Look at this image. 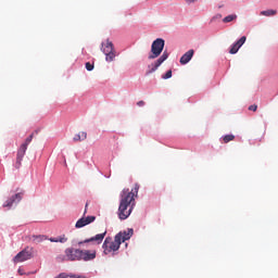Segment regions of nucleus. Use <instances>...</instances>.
<instances>
[{
	"label": "nucleus",
	"instance_id": "f257e3e1",
	"mask_svg": "<svg viewBox=\"0 0 278 278\" xmlns=\"http://www.w3.org/2000/svg\"><path fill=\"white\" fill-rule=\"evenodd\" d=\"M138 190H140V185L136 184L134 189H123L121 193V201L118 206V218L121 220H127L136 207V197H138Z\"/></svg>",
	"mask_w": 278,
	"mask_h": 278
},
{
	"label": "nucleus",
	"instance_id": "f03ea898",
	"mask_svg": "<svg viewBox=\"0 0 278 278\" xmlns=\"http://www.w3.org/2000/svg\"><path fill=\"white\" fill-rule=\"evenodd\" d=\"M131 236H134V229L128 228V230L119 231L114 239L106 237L102 244L104 255H110V253L114 255L121 249V243L130 240Z\"/></svg>",
	"mask_w": 278,
	"mask_h": 278
},
{
	"label": "nucleus",
	"instance_id": "7ed1b4c3",
	"mask_svg": "<svg viewBox=\"0 0 278 278\" xmlns=\"http://www.w3.org/2000/svg\"><path fill=\"white\" fill-rule=\"evenodd\" d=\"M34 140V134H31L29 137L25 139V141L20 146L16 154V161L14 164V167L18 170L21 166H23V159L25 157V153H27V147Z\"/></svg>",
	"mask_w": 278,
	"mask_h": 278
},
{
	"label": "nucleus",
	"instance_id": "20e7f679",
	"mask_svg": "<svg viewBox=\"0 0 278 278\" xmlns=\"http://www.w3.org/2000/svg\"><path fill=\"white\" fill-rule=\"evenodd\" d=\"M58 260L60 262H64V260H66L67 262H80L81 261V250L67 248L65 250V256H58Z\"/></svg>",
	"mask_w": 278,
	"mask_h": 278
},
{
	"label": "nucleus",
	"instance_id": "39448f33",
	"mask_svg": "<svg viewBox=\"0 0 278 278\" xmlns=\"http://www.w3.org/2000/svg\"><path fill=\"white\" fill-rule=\"evenodd\" d=\"M164 45L165 41L162 38H157L152 42L151 46V54H149L148 60H155L156 58H160L162 55V52L164 51Z\"/></svg>",
	"mask_w": 278,
	"mask_h": 278
},
{
	"label": "nucleus",
	"instance_id": "423d86ee",
	"mask_svg": "<svg viewBox=\"0 0 278 278\" xmlns=\"http://www.w3.org/2000/svg\"><path fill=\"white\" fill-rule=\"evenodd\" d=\"M101 51L104 53L106 62H114L116 50H114V43L110 39H106V42L102 43Z\"/></svg>",
	"mask_w": 278,
	"mask_h": 278
},
{
	"label": "nucleus",
	"instance_id": "0eeeda50",
	"mask_svg": "<svg viewBox=\"0 0 278 278\" xmlns=\"http://www.w3.org/2000/svg\"><path fill=\"white\" fill-rule=\"evenodd\" d=\"M168 51H164L163 54L151 65H149V71L147 72V75H151V73H155V71L157 68H160V66H162V64H164V62H166L168 60Z\"/></svg>",
	"mask_w": 278,
	"mask_h": 278
},
{
	"label": "nucleus",
	"instance_id": "6e6552de",
	"mask_svg": "<svg viewBox=\"0 0 278 278\" xmlns=\"http://www.w3.org/2000/svg\"><path fill=\"white\" fill-rule=\"evenodd\" d=\"M106 235H108V231L98 233L94 237H91L89 239L78 242V247H81V244H88L90 242H92V244H101V242H103V240L105 239Z\"/></svg>",
	"mask_w": 278,
	"mask_h": 278
},
{
	"label": "nucleus",
	"instance_id": "1a4fd4ad",
	"mask_svg": "<svg viewBox=\"0 0 278 278\" xmlns=\"http://www.w3.org/2000/svg\"><path fill=\"white\" fill-rule=\"evenodd\" d=\"M27 260H31V252H29V251H27V249H25L14 256L13 262L15 264H18L21 262H27Z\"/></svg>",
	"mask_w": 278,
	"mask_h": 278
},
{
	"label": "nucleus",
	"instance_id": "9d476101",
	"mask_svg": "<svg viewBox=\"0 0 278 278\" xmlns=\"http://www.w3.org/2000/svg\"><path fill=\"white\" fill-rule=\"evenodd\" d=\"M97 257V251L96 250H81L80 253V261L84 262H91V260H94Z\"/></svg>",
	"mask_w": 278,
	"mask_h": 278
},
{
	"label": "nucleus",
	"instance_id": "9b49d317",
	"mask_svg": "<svg viewBox=\"0 0 278 278\" xmlns=\"http://www.w3.org/2000/svg\"><path fill=\"white\" fill-rule=\"evenodd\" d=\"M94 220H97L96 216L83 217L76 222L75 227L76 229H81V227H86V225H90L91 223H94Z\"/></svg>",
	"mask_w": 278,
	"mask_h": 278
},
{
	"label": "nucleus",
	"instance_id": "f8f14e48",
	"mask_svg": "<svg viewBox=\"0 0 278 278\" xmlns=\"http://www.w3.org/2000/svg\"><path fill=\"white\" fill-rule=\"evenodd\" d=\"M245 42H247V37H245V36L241 37L237 42H235V43L231 46V48H230V50H229V53H230L231 55H235V53H237L238 51H240V48H241L242 45H244Z\"/></svg>",
	"mask_w": 278,
	"mask_h": 278
},
{
	"label": "nucleus",
	"instance_id": "ddd939ff",
	"mask_svg": "<svg viewBox=\"0 0 278 278\" xmlns=\"http://www.w3.org/2000/svg\"><path fill=\"white\" fill-rule=\"evenodd\" d=\"M21 199H23V195L21 193H16L15 195H13L12 198H10L4 204L3 207H12V205H14L15 201H17V203L21 201Z\"/></svg>",
	"mask_w": 278,
	"mask_h": 278
},
{
	"label": "nucleus",
	"instance_id": "4468645a",
	"mask_svg": "<svg viewBox=\"0 0 278 278\" xmlns=\"http://www.w3.org/2000/svg\"><path fill=\"white\" fill-rule=\"evenodd\" d=\"M194 55V50H188L181 58H180V64H188L190 60H192Z\"/></svg>",
	"mask_w": 278,
	"mask_h": 278
},
{
	"label": "nucleus",
	"instance_id": "2eb2a0df",
	"mask_svg": "<svg viewBox=\"0 0 278 278\" xmlns=\"http://www.w3.org/2000/svg\"><path fill=\"white\" fill-rule=\"evenodd\" d=\"M43 240H47V237L43 235H33L30 237V241L34 242V244H40Z\"/></svg>",
	"mask_w": 278,
	"mask_h": 278
},
{
	"label": "nucleus",
	"instance_id": "dca6fc26",
	"mask_svg": "<svg viewBox=\"0 0 278 278\" xmlns=\"http://www.w3.org/2000/svg\"><path fill=\"white\" fill-rule=\"evenodd\" d=\"M86 138H88V132L80 131L74 136L73 140L74 142H81V140H86Z\"/></svg>",
	"mask_w": 278,
	"mask_h": 278
},
{
	"label": "nucleus",
	"instance_id": "f3484780",
	"mask_svg": "<svg viewBox=\"0 0 278 278\" xmlns=\"http://www.w3.org/2000/svg\"><path fill=\"white\" fill-rule=\"evenodd\" d=\"M50 242H60L61 244H64V242H68V238H66V235H62L56 238H50Z\"/></svg>",
	"mask_w": 278,
	"mask_h": 278
},
{
	"label": "nucleus",
	"instance_id": "a211bd4d",
	"mask_svg": "<svg viewBox=\"0 0 278 278\" xmlns=\"http://www.w3.org/2000/svg\"><path fill=\"white\" fill-rule=\"evenodd\" d=\"M277 14V10H266L261 12V16H275Z\"/></svg>",
	"mask_w": 278,
	"mask_h": 278
},
{
	"label": "nucleus",
	"instance_id": "6ab92c4d",
	"mask_svg": "<svg viewBox=\"0 0 278 278\" xmlns=\"http://www.w3.org/2000/svg\"><path fill=\"white\" fill-rule=\"evenodd\" d=\"M236 18H238V15L230 14L223 18V23H231L232 21H236Z\"/></svg>",
	"mask_w": 278,
	"mask_h": 278
},
{
	"label": "nucleus",
	"instance_id": "aec40b11",
	"mask_svg": "<svg viewBox=\"0 0 278 278\" xmlns=\"http://www.w3.org/2000/svg\"><path fill=\"white\" fill-rule=\"evenodd\" d=\"M233 140H236V136L233 135H225L223 137L224 144H227L228 142H231Z\"/></svg>",
	"mask_w": 278,
	"mask_h": 278
},
{
	"label": "nucleus",
	"instance_id": "412c9836",
	"mask_svg": "<svg viewBox=\"0 0 278 278\" xmlns=\"http://www.w3.org/2000/svg\"><path fill=\"white\" fill-rule=\"evenodd\" d=\"M170 77H173V71L169 70L162 76V79H170Z\"/></svg>",
	"mask_w": 278,
	"mask_h": 278
},
{
	"label": "nucleus",
	"instance_id": "4be33fe9",
	"mask_svg": "<svg viewBox=\"0 0 278 278\" xmlns=\"http://www.w3.org/2000/svg\"><path fill=\"white\" fill-rule=\"evenodd\" d=\"M86 70L87 71H93L94 70V64L90 63V62H87L86 63Z\"/></svg>",
	"mask_w": 278,
	"mask_h": 278
},
{
	"label": "nucleus",
	"instance_id": "5701e85b",
	"mask_svg": "<svg viewBox=\"0 0 278 278\" xmlns=\"http://www.w3.org/2000/svg\"><path fill=\"white\" fill-rule=\"evenodd\" d=\"M250 112H257V104H252L249 106Z\"/></svg>",
	"mask_w": 278,
	"mask_h": 278
},
{
	"label": "nucleus",
	"instance_id": "b1692460",
	"mask_svg": "<svg viewBox=\"0 0 278 278\" xmlns=\"http://www.w3.org/2000/svg\"><path fill=\"white\" fill-rule=\"evenodd\" d=\"M55 278H71V275H67L66 273H62L59 276H56Z\"/></svg>",
	"mask_w": 278,
	"mask_h": 278
},
{
	"label": "nucleus",
	"instance_id": "393cba45",
	"mask_svg": "<svg viewBox=\"0 0 278 278\" xmlns=\"http://www.w3.org/2000/svg\"><path fill=\"white\" fill-rule=\"evenodd\" d=\"M137 105H138V108H144V101H139V102H137Z\"/></svg>",
	"mask_w": 278,
	"mask_h": 278
},
{
	"label": "nucleus",
	"instance_id": "a878e982",
	"mask_svg": "<svg viewBox=\"0 0 278 278\" xmlns=\"http://www.w3.org/2000/svg\"><path fill=\"white\" fill-rule=\"evenodd\" d=\"M87 212H88V202L85 205L84 216H86Z\"/></svg>",
	"mask_w": 278,
	"mask_h": 278
},
{
	"label": "nucleus",
	"instance_id": "bb28decb",
	"mask_svg": "<svg viewBox=\"0 0 278 278\" xmlns=\"http://www.w3.org/2000/svg\"><path fill=\"white\" fill-rule=\"evenodd\" d=\"M186 1V3H194V2H197L198 0H185Z\"/></svg>",
	"mask_w": 278,
	"mask_h": 278
},
{
	"label": "nucleus",
	"instance_id": "cd10ccee",
	"mask_svg": "<svg viewBox=\"0 0 278 278\" xmlns=\"http://www.w3.org/2000/svg\"><path fill=\"white\" fill-rule=\"evenodd\" d=\"M20 275H23V270L18 269Z\"/></svg>",
	"mask_w": 278,
	"mask_h": 278
}]
</instances>
